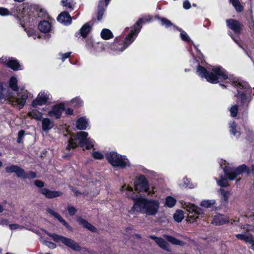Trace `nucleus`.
<instances>
[{
	"mask_svg": "<svg viewBox=\"0 0 254 254\" xmlns=\"http://www.w3.org/2000/svg\"><path fill=\"white\" fill-rule=\"evenodd\" d=\"M196 73L200 77H204L211 83L215 84L224 80H230L226 71L220 66H216L212 67L211 70H207L199 65L196 69Z\"/></svg>",
	"mask_w": 254,
	"mask_h": 254,
	"instance_id": "obj_1",
	"label": "nucleus"
},
{
	"mask_svg": "<svg viewBox=\"0 0 254 254\" xmlns=\"http://www.w3.org/2000/svg\"><path fill=\"white\" fill-rule=\"evenodd\" d=\"M160 207L159 200L140 197L135 201L132 207L133 211L139 212L148 216H155Z\"/></svg>",
	"mask_w": 254,
	"mask_h": 254,
	"instance_id": "obj_2",
	"label": "nucleus"
},
{
	"mask_svg": "<svg viewBox=\"0 0 254 254\" xmlns=\"http://www.w3.org/2000/svg\"><path fill=\"white\" fill-rule=\"evenodd\" d=\"M142 21V19H139L135 24L130 28L129 33L126 36L124 43L115 42L114 44L112 50L115 54L122 52L134 41L140 32Z\"/></svg>",
	"mask_w": 254,
	"mask_h": 254,
	"instance_id": "obj_3",
	"label": "nucleus"
},
{
	"mask_svg": "<svg viewBox=\"0 0 254 254\" xmlns=\"http://www.w3.org/2000/svg\"><path fill=\"white\" fill-rule=\"evenodd\" d=\"M88 133L85 131H79L76 135L71 136L68 141L67 149L70 150L74 148L79 145L82 147L88 149L94 146V141L88 137Z\"/></svg>",
	"mask_w": 254,
	"mask_h": 254,
	"instance_id": "obj_4",
	"label": "nucleus"
},
{
	"mask_svg": "<svg viewBox=\"0 0 254 254\" xmlns=\"http://www.w3.org/2000/svg\"><path fill=\"white\" fill-rule=\"evenodd\" d=\"M232 83L233 86L237 89L238 96V98L240 100L241 103L243 106L247 108L250 101H251V97L250 95V86L248 83L245 81H227L226 83Z\"/></svg>",
	"mask_w": 254,
	"mask_h": 254,
	"instance_id": "obj_5",
	"label": "nucleus"
},
{
	"mask_svg": "<svg viewBox=\"0 0 254 254\" xmlns=\"http://www.w3.org/2000/svg\"><path fill=\"white\" fill-rule=\"evenodd\" d=\"M18 95L21 96L20 98L15 96H12V98H11L9 92L6 89H4L1 84H0V101L3 99L8 100L10 104L20 109L24 106L26 101L28 97V93L27 91H24Z\"/></svg>",
	"mask_w": 254,
	"mask_h": 254,
	"instance_id": "obj_6",
	"label": "nucleus"
},
{
	"mask_svg": "<svg viewBox=\"0 0 254 254\" xmlns=\"http://www.w3.org/2000/svg\"><path fill=\"white\" fill-rule=\"evenodd\" d=\"M28 229L40 235L42 234V232H44L48 236L52 237L53 240L56 243H62L66 247L75 251L78 252L81 250V248L79 245L72 239L56 234L50 233L43 229H41L40 230H34L30 228Z\"/></svg>",
	"mask_w": 254,
	"mask_h": 254,
	"instance_id": "obj_7",
	"label": "nucleus"
},
{
	"mask_svg": "<svg viewBox=\"0 0 254 254\" xmlns=\"http://www.w3.org/2000/svg\"><path fill=\"white\" fill-rule=\"evenodd\" d=\"M182 207L187 212V221L190 223L195 221L203 215L202 210L198 206L190 202H182Z\"/></svg>",
	"mask_w": 254,
	"mask_h": 254,
	"instance_id": "obj_8",
	"label": "nucleus"
},
{
	"mask_svg": "<svg viewBox=\"0 0 254 254\" xmlns=\"http://www.w3.org/2000/svg\"><path fill=\"white\" fill-rule=\"evenodd\" d=\"M107 158L110 163L113 166L125 168L129 165V160L126 156H122L116 152H110L107 154Z\"/></svg>",
	"mask_w": 254,
	"mask_h": 254,
	"instance_id": "obj_9",
	"label": "nucleus"
},
{
	"mask_svg": "<svg viewBox=\"0 0 254 254\" xmlns=\"http://www.w3.org/2000/svg\"><path fill=\"white\" fill-rule=\"evenodd\" d=\"M134 186L135 190L138 192H145L151 195L154 194V190H150L148 182L143 175H139L135 178Z\"/></svg>",
	"mask_w": 254,
	"mask_h": 254,
	"instance_id": "obj_10",
	"label": "nucleus"
},
{
	"mask_svg": "<svg viewBox=\"0 0 254 254\" xmlns=\"http://www.w3.org/2000/svg\"><path fill=\"white\" fill-rule=\"evenodd\" d=\"M220 166L225 174L230 180H234L238 175H241L247 170V166L245 165L237 168H230L227 166H223L222 164H220Z\"/></svg>",
	"mask_w": 254,
	"mask_h": 254,
	"instance_id": "obj_11",
	"label": "nucleus"
},
{
	"mask_svg": "<svg viewBox=\"0 0 254 254\" xmlns=\"http://www.w3.org/2000/svg\"><path fill=\"white\" fill-rule=\"evenodd\" d=\"M51 95L47 91H42L40 92L36 98L32 102V106L37 107L38 106H42L45 104L49 100H50Z\"/></svg>",
	"mask_w": 254,
	"mask_h": 254,
	"instance_id": "obj_12",
	"label": "nucleus"
},
{
	"mask_svg": "<svg viewBox=\"0 0 254 254\" xmlns=\"http://www.w3.org/2000/svg\"><path fill=\"white\" fill-rule=\"evenodd\" d=\"M65 104L64 103H61L52 106L51 110L47 113V115L52 118L56 119H60L65 109Z\"/></svg>",
	"mask_w": 254,
	"mask_h": 254,
	"instance_id": "obj_13",
	"label": "nucleus"
},
{
	"mask_svg": "<svg viewBox=\"0 0 254 254\" xmlns=\"http://www.w3.org/2000/svg\"><path fill=\"white\" fill-rule=\"evenodd\" d=\"M120 191L124 195L127 197L131 198L134 201V202L140 197H138L137 195L135 194L133 189L132 187L126 184H124L122 186Z\"/></svg>",
	"mask_w": 254,
	"mask_h": 254,
	"instance_id": "obj_14",
	"label": "nucleus"
},
{
	"mask_svg": "<svg viewBox=\"0 0 254 254\" xmlns=\"http://www.w3.org/2000/svg\"><path fill=\"white\" fill-rule=\"evenodd\" d=\"M9 85L10 88L15 92L13 94H11L9 92L10 98H12V96H15L20 98L21 96H19L18 95L25 91V90L21 89L20 92L19 91V88L17 86V79L15 77L13 76L10 78L9 81ZM25 91H27L29 93L27 90H25Z\"/></svg>",
	"mask_w": 254,
	"mask_h": 254,
	"instance_id": "obj_15",
	"label": "nucleus"
},
{
	"mask_svg": "<svg viewBox=\"0 0 254 254\" xmlns=\"http://www.w3.org/2000/svg\"><path fill=\"white\" fill-rule=\"evenodd\" d=\"M227 26L236 33H239L242 28V25L237 20L229 19L226 20Z\"/></svg>",
	"mask_w": 254,
	"mask_h": 254,
	"instance_id": "obj_16",
	"label": "nucleus"
},
{
	"mask_svg": "<svg viewBox=\"0 0 254 254\" xmlns=\"http://www.w3.org/2000/svg\"><path fill=\"white\" fill-rule=\"evenodd\" d=\"M236 237L239 240L245 241L252 244L251 248L254 250V238L253 236L248 232L239 234Z\"/></svg>",
	"mask_w": 254,
	"mask_h": 254,
	"instance_id": "obj_17",
	"label": "nucleus"
},
{
	"mask_svg": "<svg viewBox=\"0 0 254 254\" xmlns=\"http://www.w3.org/2000/svg\"><path fill=\"white\" fill-rule=\"evenodd\" d=\"M57 19L59 22L65 25L70 24L72 21L71 17L66 11L62 12L58 17Z\"/></svg>",
	"mask_w": 254,
	"mask_h": 254,
	"instance_id": "obj_18",
	"label": "nucleus"
},
{
	"mask_svg": "<svg viewBox=\"0 0 254 254\" xmlns=\"http://www.w3.org/2000/svg\"><path fill=\"white\" fill-rule=\"evenodd\" d=\"M40 192L48 198H55L60 196L62 194V192L61 191H52L46 188L41 189Z\"/></svg>",
	"mask_w": 254,
	"mask_h": 254,
	"instance_id": "obj_19",
	"label": "nucleus"
},
{
	"mask_svg": "<svg viewBox=\"0 0 254 254\" xmlns=\"http://www.w3.org/2000/svg\"><path fill=\"white\" fill-rule=\"evenodd\" d=\"M150 238L154 240L157 244L162 249L168 252L171 251L169 244L162 238L153 236H150Z\"/></svg>",
	"mask_w": 254,
	"mask_h": 254,
	"instance_id": "obj_20",
	"label": "nucleus"
},
{
	"mask_svg": "<svg viewBox=\"0 0 254 254\" xmlns=\"http://www.w3.org/2000/svg\"><path fill=\"white\" fill-rule=\"evenodd\" d=\"M110 0H101L98 8L97 19L101 20L102 19L104 14L105 7H106L108 5Z\"/></svg>",
	"mask_w": 254,
	"mask_h": 254,
	"instance_id": "obj_21",
	"label": "nucleus"
},
{
	"mask_svg": "<svg viewBox=\"0 0 254 254\" xmlns=\"http://www.w3.org/2000/svg\"><path fill=\"white\" fill-rule=\"evenodd\" d=\"M41 121L42 130L46 132L51 129L54 126V122L49 118H44Z\"/></svg>",
	"mask_w": 254,
	"mask_h": 254,
	"instance_id": "obj_22",
	"label": "nucleus"
},
{
	"mask_svg": "<svg viewBox=\"0 0 254 254\" xmlns=\"http://www.w3.org/2000/svg\"><path fill=\"white\" fill-rule=\"evenodd\" d=\"M86 47L91 52L97 53L102 50L103 45L101 43L93 44L92 42H89L86 44Z\"/></svg>",
	"mask_w": 254,
	"mask_h": 254,
	"instance_id": "obj_23",
	"label": "nucleus"
},
{
	"mask_svg": "<svg viewBox=\"0 0 254 254\" xmlns=\"http://www.w3.org/2000/svg\"><path fill=\"white\" fill-rule=\"evenodd\" d=\"M88 126V121L85 117H81L76 122V127L78 129H86Z\"/></svg>",
	"mask_w": 254,
	"mask_h": 254,
	"instance_id": "obj_24",
	"label": "nucleus"
},
{
	"mask_svg": "<svg viewBox=\"0 0 254 254\" xmlns=\"http://www.w3.org/2000/svg\"><path fill=\"white\" fill-rule=\"evenodd\" d=\"M38 29L43 33L50 32L51 30V24L48 21H42L38 24Z\"/></svg>",
	"mask_w": 254,
	"mask_h": 254,
	"instance_id": "obj_25",
	"label": "nucleus"
},
{
	"mask_svg": "<svg viewBox=\"0 0 254 254\" xmlns=\"http://www.w3.org/2000/svg\"><path fill=\"white\" fill-rule=\"evenodd\" d=\"M29 117L37 121H41L43 118V114L37 109H30L28 113Z\"/></svg>",
	"mask_w": 254,
	"mask_h": 254,
	"instance_id": "obj_26",
	"label": "nucleus"
},
{
	"mask_svg": "<svg viewBox=\"0 0 254 254\" xmlns=\"http://www.w3.org/2000/svg\"><path fill=\"white\" fill-rule=\"evenodd\" d=\"M226 222L227 219L226 217L222 214L216 215L212 220V223L216 225H221Z\"/></svg>",
	"mask_w": 254,
	"mask_h": 254,
	"instance_id": "obj_27",
	"label": "nucleus"
},
{
	"mask_svg": "<svg viewBox=\"0 0 254 254\" xmlns=\"http://www.w3.org/2000/svg\"><path fill=\"white\" fill-rule=\"evenodd\" d=\"M77 221L78 223L82 225L84 228H86L88 230L90 231L95 232L96 231V229L94 226L91 225L90 223L88 222L86 220L82 218L81 217H79L77 218Z\"/></svg>",
	"mask_w": 254,
	"mask_h": 254,
	"instance_id": "obj_28",
	"label": "nucleus"
},
{
	"mask_svg": "<svg viewBox=\"0 0 254 254\" xmlns=\"http://www.w3.org/2000/svg\"><path fill=\"white\" fill-rule=\"evenodd\" d=\"M6 64L8 66L10 67L13 70H16L21 69L20 65L19 64V63L16 60L12 58H8V61L6 62Z\"/></svg>",
	"mask_w": 254,
	"mask_h": 254,
	"instance_id": "obj_29",
	"label": "nucleus"
},
{
	"mask_svg": "<svg viewBox=\"0 0 254 254\" xmlns=\"http://www.w3.org/2000/svg\"><path fill=\"white\" fill-rule=\"evenodd\" d=\"M64 103L65 106L71 105L74 107H80L83 104L82 100L78 97L74 98L70 101H66Z\"/></svg>",
	"mask_w": 254,
	"mask_h": 254,
	"instance_id": "obj_30",
	"label": "nucleus"
},
{
	"mask_svg": "<svg viewBox=\"0 0 254 254\" xmlns=\"http://www.w3.org/2000/svg\"><path fill=\"white\" fill-rule=\"evenodd\" d=\"M165 239L170 243L175 245L183 246L185 243L175 238V237L170 236L169 235H165L164 236Z\"/></svg>",
	"mask_w": 254,
	"mask_h": 254,
	"instance_id": "obj_31",
	"label": "nucleus"
},
{
	"mask_svg": "<svg viewBox=\"0 0 254 254\" xmlns=\"http://www.w3.org/2000/svg\"><path fill=\"white\" fill-rule=\"evenodd\" d=\"M229 1L232 4L236 11L240 12L243 10L244 6L239 0H229Z\"/></svg>",
	"mask_w": 254,
	"mask_h": 254,
	"instance_id": "obj_32",
	"label": "nucleus"
},
{
	"mask_svg": "<svg viewBox=\"0 0 254 254\" xmlns=\"http://www.w3.org/2000/svg\"><path fill=\"white\" fill-rule=\"evenodd\" d=\"M176 202V199L175 198L168 196L165 199V206L169 208H172L175 205Z\"/></svg>",
	"mask_w": 254,
	"mask_h": 254,
	"instance_id": "obj_33",
	"label": "nucleus"
},
{
	"mask_svg": "<svg viewBox=\"0 0 254 254\" xmlns=\"http://www.w3.org/2000/svg\"><path fill=\"white\" fill-rule=\"evenodd\" d=\"M220 192H221V194L222 195V197H221L222 201L223 203H224L225 204L227 203L228 202L229 198L231 195L230 192H229L228 191H225L223 189H220Z\"/></svg>",
	"mask_w": 254,
	"mask_h": 254,
	"instance_id": "obj_34",
	"label": "nucleus"
},
{
	"mask_svg": "<svg viewBox=\"0 0 254 254\" xmlns=\"http://www.w3.org/2000/svg\"><path fill=\"white\" fill-rule=\"evenodd\" d=\"M173 217L176 222H181L184 218V212L181 210H177L174 214Z\"/></svg>",
	"mask_w": 254,
	"mask_h": 254,
	"instance_id": "obj_35",
	"label": "nucleus"
},
{
	"mask_svg": "<svg viewBox=\"0 0 254 254\" xmlns=\"http://www.w3.org/2000/svg\"><path fill=\"white\" fill-rule=\"evenodd\" d=\"M101 37L105 40L109 39L113 37L112 32L108 29H104L101 33Z\"/></svg>",
	"mask_w": 254,
	"mask_h": 254,
	"instance_id": "obj_36",
	"label": "nucleus"
},
{
	"mask_svg": "<svg viewBox=\"0 0 254 254\" xmlns=\"http://www.w3.org/2000/svg\"><path fill=\"white\" fill-rule=\"evenodd\" d=\"M230 131L236 137H238L240 135V132L237 129L236 126L234 122L230 123Z\"/></svg>",
	"mask_w": 254,
	"mask_h": 254,
	"instance_id": "obj_37",
	"label": "nucleus"
},
{
	"mask_svg": "<svg viewBox=\"0 0 254 254\" xmlns=\"http://www.w3.org/2000/svg\"><path fill=\"white\" fill-rule=\"evenodd\" d=\"M91 30V27L88 24H84L80 29V33L83 38H85Z\"/></svg>",
	"mask_w": 254,
	"mask_h": 254,
	"instance_id": "obj_38",
	"label": "nucleus"
},
{
	"mask_svg": "<svg viewBox=\"0 0 254 254\" xmlns=\"http://www.w3.org/2000/svg\"><path fill=\"white\" fill-rule=\"evenodd\" d=\"M217 183L218 185L221 187H226L229 185L227 179L222 175L219 177V179L217 180Z\"/></svg>",
	"mask_w": 254,
	"mask_h": 254,
	"instance_id": "obj_39",
	"label": "nucleus"
},
{
	"mask_svg": "<svg viewBox=\"0 0 254 254\" xmlns=\"http://www.w3.org/2000/svg\"><path fill=\"white\" fill-rule=\"evenodd\" d=\"M215 203V201L214 199L208 200L205 199L202 200L200 205L204 207L208 208L213 206Z\"/></svg>",
	"mask_w": 254,
	"mask_h": 254,
	"instance_id": "obj_40",
	"label": "nucleus"
},
{
	"mask_svg": "<svg viewBox=\"0 0 254 254\" xmlns=\"http://www.w3.org/2000/svg\"><path fill=\"white\" fill-rule=\"evenodd\" d=\"M62 3L63 6L65 7L66 8L69 9L71 10L73 9L74 2L72 0H63L62 1Z\"/></svg>",
	"mask_w": 254,
	"mask_h": 254,
	"instance_id": "obj_41",
	"label": "nucleus"
},
{
	"mask_svg": "<svg viewBox=\"0 0 254 254\" xmlns=\"http://www.w3.org/2000/svg\"><path fill=\"white\" fill-rule=\"evenodd\" d=\"M160 20L161 22V24L165 26L166 27L168 28L170 26H173L175 29L177 28L176 26L174 25L169 20L166 18H161Z\"/></svg>",
	"mask_w": 254,
	"mask_h": 254,
	"instance_id": "obj_42",
	"label": "nucleus"
},
{
	"mask_svg": "<svg viewBox=\"0 0 254 254\" xmlns=\"http://www.w3.org/2000/svg\"><path fill=\"white\" fill-rule=\"evenodd\" d=\"M47 211L49 213H50L51 215L54 216L55 218L57 219L59 221L63 218L61 216V215L58 213L57 212L54 211L53 210L51 209L50 208H48L47 209Z\"/></svg>",
	"mask_w": 254,
	"mask_h": 254,
	"instance_id": "obj_43",
	"label": "nucleus"
},
{
	"mask_svg": "<svg viewBox=\"0 0 254 254\" xmlns=\"http://www.w3.org/2000/svg\"><path fill=\"white\" fill-rule=\"evenodd\" d=\"M15 174L17 177L25 179L26 176L25 171L19 166L15 172Z\"/></svg>",
	"mask_w": 254,
	"mask_h": 254,
	"instance_id": "obj_44",
	"label": "nucleus"
},
{
	"mask_svg": "<svg viewBox=\"0 0 254 254\" xmlns=\"http://www.w3.org/2000/svg\"><path fill=\"white\" fill-rule=\"evenodd\" d=\"M183 181V183L181 184L182 187L189 188H192L193 187V185L190 183V181L188 178H184Z\"/></svg>",
	"mask_w": 254,
	"mask_h": 254,
	"instance_id": "obj_45",
	"label": "nucleus"
},
{
	"mask_svg": "<svg viewBox=\"0 0 254 254\" xmlns=\"http://www.w3.org/2000/svg\"><path fill=\"white\" fill-rule=\"evenodd\" d=\"M180 35L182 40L188 43L191 42V41L189 38L188 35L185 31H182L181 32Z\"/></svg>",
	"mask_w": 254,
	"mask_h": 254,
	"instance_id": "obj_46",
	"label": "nucleus"
},
{
	"mask_svg": "<svg viewBox=\"0 0 254 254\" xmlns=\"http://www.w3.org/2000/svg\"><path fill=\"white\" fill-rule=\"evenodd\" d=\"M28 35L29 36H32L34 39L36 38H39V36H37L36 34V31L32 28H29V29H25Z\"/></svg>",
	"mask_w": 254,
	"mask_h": 254,
	"instance_id": "obj_47",
	"label": "nucleus"
},
{
	"mask_svg": "<svg viewBox=\"0 0 254 254\" xmlns=\"http://www.w3.org/2000/svg\"><path fill=\"white\" fill-rule=\"evenodd\" d=\"M11 14V13L8 9L2 7H0V15L7 16Z\"/></svg>",
	"mask_w": 254,
	"mask_h": 254,
	"instance_id": "obj_48",
	"label": "nucleus"
},
{
	"mask_svg": "<svg viewBox=\"0 0 254 254\" xmlns=\"http://www.w3.org/2000/svg\"><path fill=\"white\" fill-rule=\"evenodd\" d=\"M230 112L231 116L232 117H236L238 113V106L237 105H234L232 106L230 109Z\"/></svg>",
	"mask_w": 254,
	"mask_h": 254,
	"instance_id": "obj_49",
	"label": "nucleus"
},
{
	"mask_svg": "<svg viewBox=\"0 0 254 254\" xmlns=\"http://www.w3.org/2000/svg\"><path fill=\"white\" fill-rule=\"evenodd\" d=\"M18 166L17 165H11L6 167L5 170L7 173H15L16 172Z\"/></svg>",
	"mask_w": 254,
	"mask_h": 254,
	"instance_id": "obj_50",
	"label": "nucleus"
},
{
	"mask_svg": "<svg viewBox=\"0 0 254 254\" xmlns=\"http://www.w3.org/2000/svg\"><path fill=\"white\" fill-rule=\"evenodd\" d=\"M42 243L44 245L47 246L48 248H49L51 249H55L57 247L55 243L51 242H49V241H43L42 242Z\"/></svg>",
	"mask_w": 254,
	"mask_h": 254,
	"instance_id": "obj_51",
	"label": "nucleus"
},
{
	"mask_svg": "<svg viewBox=\"0 0 254 254\" xmlns=\"http://www.w3.org/2000/svg\"><path fill=\"white\" fill-rule=\"evenodd\" d=\"M92 156L96 159H102L103 158V155L98 151H95L92 153Z\"/></svg>",
	"mask_w": 254,
	"mask_h": 254,
	"instance_id": "obj_52",
	"label": "nucleus"
},
{
	"mask_svg": "<svg viewBox=\"0 0 254 254\" xmlns=\"http://www.w3.org/2000/svg\"><path fill=\"white\" fill-rule=\"evenodd\" d=\"M9 227L11 230H15L17 229L22 230L24 227L20 226L16 224H9Z\"/></svg>",
	"mask_w": 254,
	"mask_h": 254,
	"instance_id": "obj_53",
	"label": "nucleus"
},
{
	"mask_svg": "<svg viewBox=\"0 0 254 254\" xmlns=\"http://www.w3.org/2000/svg\"><path fill=\"white\" fill-rule=\"evenodd\" d=\"M67 210L69 214L71 216L74 215L77 212L75 208L71 206H68L67 207Z\"/></svg>",
	"mask_w": 254,
	"mask_h": 254,
	"instance_id": "obj_54",
	"label": "nucleus"
},
{
	"mask_svg": "<svg viewBox=\"0 0 254 254\" xmlns=\"http://www.w3.org/2000/svg\"><path fill=\"white\" fill-rule=\"evenodd\" d=\"M59 222L62 223L67 229H68L70 231H73L72 228L63 219H61Z\"/></svg>",
	"mask_w": 254,
	"mask_h": 254,
	"instance_id": "obj_55",
	"label": "nucleus"
},
{
	"mask_svg": "<svg viewBox=\"0 0 254 254\" xmlns=\"http://www.w3.org/2000/svg\"><path fill=\"white\" fill-rule=\"evenodd\" d=\"M71 52H67L64 54H60V55L61 57V59L63 62H64L66 59H67L71 55Z\"/></svg>",
	"mask_w": 254,
	"mask_h": 254,
	"instance_id": "obj_56",
	"label": "nucleus"
},
{
	"mask_svg": "<svg viewBox=\"0 0 254 254\" xmlns=\"http://www.w3.org/2000/svg\"><path fill=\"white\" fill-rule=\"evenodd\" d=\"M24 135V131L23 130H21L19 131L18 134V138H17V142L18 143H20L21 141V139L22 137H23Z\"/></svg>",
	"mask_w": 254,
	"mask_h": 254,
	"instance_id": "obj_57",
	"label": "nucleus"
},
{
	"mask_svg": "<svg viewBox=\"0 0 254 254\" xmlns=\"http://www.w3.org/2000/svg\"><path fill=\"white\" fill-rule=\"evenodd\" d=\"M25 176H26L25 179L26 178L32 179V178H35L36 176L35 173H34L33 172H30L28 173H25Z\"/></svg>",
	"mask_w": 254,
	"mask_h": 254,
	"instance_id": "obj_58",
	"label": "nucleus"
},
{
	"mask_svg": "<svg viewBox=\"0 0 254 254\" xmlns=\"http://www.w3.org/2000/svg\"><path fill=\"white\" fill-rule=\"evenodd\" d=\"M183 7L186 9L190 8V3L188 0H185L183 2Z\"/></svg>",
	"mask_w": 254,
	"mask_h": 254,
	"instance_id": "obj_59",
	"label": "nucleus"
},
{
	"mask_svg": "<svg viewBox=\"0 0 254 254\" xmlns=\"http://www.w3.org/2000/svg\"><path fill=\"white\" fill-rule=\"evenodd\" d=\"M0 225L2 226H7L9 225V222L8 220L5 219H0Z\"/></svg>",
	"mask_w": 254,
	"mask_h": 254,
	"instance_id": "obj_60",
	"label": "nucleus"
},
{
	"mask_svg": "<svg viewBox=\"0 0 254 254\" xmlns=\"http://www.w3.org/2000/svg\"><path fill=\"white\" fill-rule=\"evenodd\" d=\"M34 184L37 187L39 188H42L44 185V183L40 180H36Z\"/></svg>",
	"mask_w": 254,
	"mask_h": 254,
	"instance_id": "obj_61",
	"label": "nucleus"
},
{
	"mask_svg": "<svg viewBox=\"0 0 254 254\" xmlns=\"http://www.w3.org/2000/svg\"><path fill=\"white\" fill-rule=\"evenodd\" d=\"M65 113L66 115H72L73 113V111L71 108H67L65 110Z\"/></svg>",
	"mask_w": 254,
	"mask_h": 254,
	"instance_id": "obj_62",
	"label": "nucleus"
},
{
	"mask_svg": "<svg viewBox=\"0 0 254 254\" xmlns=\"http://www.w3.org/2000/svg\"><path fill=\"white\" fill-rule=\"evenodd\" d=\"M249 209L252 211L253 216L254 217V203L251 204L249 207Z\"/></svg>",
	"mask_w": 254,
	"mask_h": 254,
	"instance_id": "obj_63",
	"label": "nucleus"
},
{
	"mask_svg": "<svg viewBox=\"0 0 254 254\" xmlns=\"http://www.w3.org/2000/svg\"><path fill=\"white\" fill-rule=\"evenodd\" d=\"M231 37L232 38V39L234 40V41H235V42L236 43H237L241 48H243L242 46L240 45V44L239 43L238 41L235 39L233 36H231Z\"/></svg>",
	"mask_w": 254,
	"mask_h": 254,
	"instance_id": "obj_64",
	"label": "nucleus"
}]
</instances>
